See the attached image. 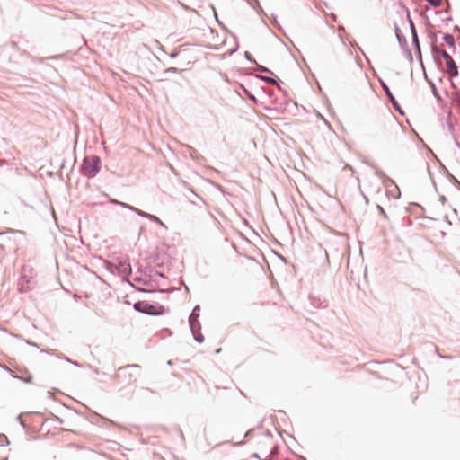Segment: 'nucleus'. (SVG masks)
<instances>
[{
	"instance_id": "nucleus-1",
	"label": "nucleus",
	"mask_w": 460,
	"mask_h": 460,
	"mask_svg": "<svg viewBox=\"0 0 460 460\" xmlns=\"http://www.w3.org/2000/svg\"><path fill=\"white\" fill-rule=\"evenodd\" d=\"M141 369L138 366H127L119 368L116 373V378L119 382L125 385H131L137 382L140 376Z\"/></svg>"
},
{
	"instance_id": "nucleus-2",
	"label": "nucleus",
	"mask_w": 460,
	"mask_h": 460,
	"mask_svg": "<svg viewBox=\"0 0 460 460\" xmlns=\"http://www.w3.org/2000/svg\"><path fill=\"white\" fill-rule=\"evenodd\" d=\"M134 308L141 313L160 315L164 313V307L158 303L150 304L147 301H138L134 304Z\"/></svg>"
},
{
	"instance_id": "nucleus-3",
	"label": "nucleus",
	"mask_w": 460,
	"mask_h": 460,
	"mask_svg": "<svg viewBox=\"0 0 460 460\" xmlns=\"http://www.w3.org/2000/svg\"><path fill=\"white\" fill-rule=\"evenodd\" d=\"M91 162L93 166L92 169L88 168V177L93 176L99 171L100 159L97 156H93Z\"/></svg>"
},
{
	"instance_id": "nucleus-4",
	"label": "nucleus",
	"mask_w": 460,
	"mask_h": 460,
	"mask_svg": "<svg viewBox=\"0 0 460 460\" xmlns=\"http://www.w3.org/2000/svg\"><path fill=\"white\" fill-rule=\"evenodd\" d=\"M447 71L451 76H456L458 74L457 67L453 60L451 58L450 60L446 62Z\"/></svg>"
},
{
	"instance_id": "nucleus-5",
	"label": "nucleus",
	"mask_w": 460,
	"mask_h": 460,
	"mask_svg": "<svg viewBox=\"0 0 460 460\" xmlns=\"http://www.w3.org/2000/svg\"><path fill=\"white\" fill-rule=\"evenodd\" d=\"M384 89H385L386 94L389 96V98H390L391 102H393V104L395 106V102H394V97H393L389 88L386 85H384Z\"/></svg>"
},
{
	"instance_id": "nucleus-6",
	"label": "nucleus",
	"mask_w": 460,
	"mask_h": 460,
	"mask_svg": "<svg viewBox=\"0 0 460 460\" xmlns=\"http://www.w3.org/2000/svg\"><path fill=\"white\" fill-rule=\"evenodd\" d=\"M441 55H442V57L444 58V59H445V61H446V62H447V61H448V60H450V59L452 58H451V56H450V55H449L446 50H443V51L441 52Z\"/></svg>"
},
{
	"instance_id": "nucleus-7",
	"label": "nucleus",
	"mask_w": 460,
	"mask_h": 460,
	"mask_svg": "<svg viewBox=\"0 0 460 460\" xmlns=\"http://www.w3.org/2000/svg\"><path fill=\"white\" fill-rule=\"evenodd\" d=\"M426 1L434 6H439L441 4V0H426Z\"/></svg>"
},
{
	"instance_id": "nucleus-8",
	"label": "nucleus",
	"mask_w": 460,
	"mask_h": 460,
	"mask_svg": "<svg viewBox=\"0 0 460 460\" xmlns=\"http://www.w3.org/2000/svg\"><path fill=\"white\" fill-rule=\"evenodd\" d=\"M195 319H196V315L194 313H192L190 316V322L191 325H193V321H195Z\"/></svg>"
},
{
	"instance_id": "nucleus-9",
	"label": "nucleus",
	"mask_w": 460,
	"mask_h": 460,
	"mask_svg": "<svg viewBox=\"0 0 460 460\" xmlns=\"http://www.w3.org/2000/svg\"><path fill=\"white\" fill-rule=\"evenodd\" d=\"M379 209H380V212H381L383 215H385V211H384V209H383V208L379 207Z\"/></svg>"
},
{
	"instance_id": "nucleus-10",
	"label": "nucleus",
	"mask_w": 460,
	"mask_h": 460,
	"mask_svg": "<svg viewBox=\"0 0 460 460\" xmlns=\"http://www.w3.org/2000/svg\"><path fill=\"white\" fill-rule=\"evenodd\" d=\"M254 456V457H256V458H260V456H258V454H253V456Z\"/></svg>"
},
{
	"instance_id": "nucleus-11",
	"label": "nucleus",
	"mask_w": 460,
	"mask_h": 460,
	"mask_svg": "<svg viewBox=\"0 0 460 460\" xmlns=\"http://www.w3.org/2000/svg\"><path fill=\"white\" fill-rule=\"evenodd\" d=\"M268 81L270 83H275L274 79H269Z\"/></svg>"
},
{
	"instance_id": "nucleus-12",
	"label": "nucleus",
	"mask_w": 460,
	"mask_h": 460,
	"mask_svg": "<svg viewBox=\"0 0 460 460\" xmlns=\"http://www.w3.org/2000/svg\"><path fill=\"white\" fill-rule=\"evenodd\" d=\"M299 460H305V459L304 457H300V459H299Z\"/></svg>"
}]
</instances>
